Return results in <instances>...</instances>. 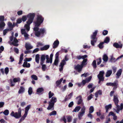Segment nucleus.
<instances>
[{
	"label": "nucleus",
	"mask_w": 123,
	"mask_h": 123,
	"mask_svg": "<svg viewBox=\"0 0 123 123\" xmlns=\"http://www.w3.org/2000/svg\"><path fill=\"white\" fill-rule=\"evenodd\" d=\"M41 65H42V70L43 71H45L47 68L46 65L45 64H41Z\"/></svg>",
	"instance_id": "nucleus-42"
},
{
	"label": "nucleus",
	"mask_w": 123,
	"mask_h": 123,
	"mask_svg": "<svg viewBox=\"0 0 123 123\" xmlns=\"http://www.w3.org/2000/svg\"><path fill=\"white\" fill-rule=\"evenodd\" d=\"M25 90V89L24 87L22 86H20V89L18 91V93H23L24 92Z\"/></svg>",
	"instance_id": "nucleus-26"
},
{
	"label": "nucleus",
	"mask_w": 123,
	"mask_h": 123,
	"mask_svg": "<svg viewBox=\"0 0 123 123\" xmlns=\"http://www.w3.org/2000/svg\"><path fill=\"white\" fill-rule=\"evenodd\" d=\"M117 84L116 82H114L113 83L111 82L107 83L106 84V85L107 86H114V87H115L116 88H117Z\"/></svg>",
	"instance_id": "nucleus-9"
},
{
	"label": "nucleus",
	"mask_w": 123,
	"mask_h": 123,
	"mask_svg": "<svg viewBox=\"0 0 123 123\" xmlns=\"http://www.w3.org/2000/svg\"><path fill=\"white\" fill-rule=\"evenodd\" d=\"M54 95L53 93H52L50 91L49 93V98H51Z\"/></svg>",
	"instance_id": "nucleus-46"
},
{
	"label": "nucleus",
	"mask_w": 123,
	"mask_h": 123,
	"mask_svg": "<svg viewBox=\"0 0 123 123\" xmlns=\"http://www.w3.org/2000/svg\"><path fill=\"white\" fill-rule=\"evenodd\" d=\"M32 92V88L31 87L29 88L28 90V94L29 95H31Z\"/></svg>",
	"instance_id": "nucleus-48"
},
{
	"label": "nucleus",
	"mask_w": 123,
	"mask_h": 123,
	"mask_svg": "<svg viewBox=\"0 0 123 123\" xmlns=\"http://www.w3.org/2000/svg\"><path fill=\"white\" fill-rule=\"evenodd\" d=\"M92 65L93 66L94 68H96V63L95 60H94L93 61L92 64Z\"/></svg>",
	"instance_id": "nucleus-39"
},
{
	"label": "nucleus",
	"mask_w": 123,
	"mask_h": 123,
	"mask_svg": "<svg viewBox=\"0 0 123 123\" xmlns=\"http://www.w3.org/2000/svg\"><path fill=\"white\" fill-rule=\"evenodd\" d=\"M104 44L103 42H102L100 43L98 45V47L100 49H102L104 47V46L103 44Z\"/></svg>",
	"instance_id": "nucleus-34"
},
{
	"label": "nucleus",
	"mask_w": 123,
	"mask_h": 123,
	"mask_svg": "<svg viewBox=\"0 0 123 123\" xmlns=\"http://www.w3.org/2000/svg\"><path fill=\"white\" fill-rule=\"evenodd\" d=\"M14 52H16V53L18 54L19 53V50L17 48L14 47Z\"/></svg>",
	"instance_id": "nucleus-64"
},
{
	"label": "nucleus",
	"mask_w": 123,
	"mask_h": 123,
	"mask_svg": "<svg viewBox=\"0 0 123 123\" xmlns=\"http://www.w3.org/2000/svg\"><path fill=\"white\" fill-rule=\"evenodd\" d=\"M44 20V18L41 15H39V27L43 23Z\"/></svg>",
	"instance_id": "nucleus-12"
},
{
	"label": "nucleus",
	"mask_w": 123,
	"mask_h": 123,
	"mask_svg": "<svg viewBox=\"0 0 123 123\" xmlns=\"http://www.w3.org/2000/svg\"><path fill=\"white\" fill-rule=\"evenodd\" d=\"M97 65H98L100 64L101 62V58L100 57L97 60Z\"/></svg>",
	"instance_id": "nucleus-63"
},
{
	"label": "nucleus",
	"mask_w": 123,
	"mask_h": 123,
	"mask_svg": "<svg viewBox=\"0 0 123 123\" xmlns=\"http://www.w3.org/2000/svg\"><path fill=\"white\" fill-rule=\"evenodd\" d=\"M110 40V38L109 37H106L105 39V40L103 42L104 43H108Z\"/></svg>",
	"instance_id": "nucleus-35"
},
{
	"label": "nucleus",
	"mask_w": 123,
	"mask_h": 123,
	"mask_svg": "<svg viewBox=\"0 0 123 123\" xmlns=\"http://www.w3.org/2000/svg\"><path fill=\"white\" fill-rule=\"evenodd\" d=\"M21 108H19L18 109V112H14V111H12L10 114V115L16 118H19L21 116Z\"/></svg>",
	"instance_id": "nucleus-1"
},
{
	"label": "nucleus",
	"mask_w": 123,
	"mask_h": 123,
	"mask_svg": "<svg viewBox=\"0 0 123 123\" xmlns=\"http://www.w3.org/2000/svg\"><path fill=\"white\" fill-rule=\"evenodd\" d=\"M27 115L24 114V115L20 119L18 123H21L24 120L27 116Z\"/></svg>",
	"instance_id": "nucleus-27"
},
{
	"label": "nucleus",
	"mask_w": 123,
	"mask_h": 123,
	"mask_svg": "<svg viewBox=\"0 0 123 123\" xmlns=\"http://www.w3.org/2000/svg\"><path fill=\"white\" fill-rule=\"evenodd\" d=\"M49 106L47 108V109L48 110H49L51 109L53 110H54V105L55 103H54L51 102L50 101H49Z\"/></svg>",
	"instance_id": "nucleus-6"
},
{
	"label": "nucleus",
	"mask_w": 123,
	"mask_h": 123,
	"mask_svg": "<svg viewBox=\"0 0 123 123\" xmlns=\"http://www.w3.org/2000/svg\"><path fill=\"white\" fill-rule=\"evenodd\" d=\"M84 113L80 112L79 113L78 115V117L80 119H81L82 117L83 116Z\"/></svg>",
	"instance_id": "nucleus-41"
},
{
	"label": "nucleus",
	"mask_w": 123,
	"mask_h": 123,
	"mask_svg": "<svg viewBox=\"0 0 123 123\" xmlns=\"http://www.w3.org/2000/svg\"><path fill=\"white\" fill-rule=\"evenodd\" d=\"M31 105H28L25 108V114L27 115L28 111L31 107Z\"/></svg>",
	"instance_id": "nucleus-19"
},
{
	"label": "nucleus",
	"mask_w": 123,
	"mask_h": 123,
	"mask_svg": "<svg viewBox=\"0 0 123 123\" xmlns=\"http://www.w3.org/2000/svg\"><path fill=\"white\" fill-rule=\"evenodd\" d=\"M8 27L10 28V29H10V31H11L12 30L13 28L12 23L10 22H8Z\"/></svg>",
	"instance_id": "nucleus-30"
},
{
	"label": "nucleus",
	"mask_w": 123,
	"mask_h": 123,
	"mask_svg": "<svg viewBox=\"0 0 123 123\" xmlns=\"http://www.w3.org/2000/svg\"><path fill=\"white\" fill-rule=\"evenodd\" d=\"M22 20H21V18H18L17 20V23L18 24H20L22 22Z\"/></svg>",
	"instance_id": "nucleus-54"
},
{
	"label": "nucleus",
	"mask_w": 123,
	"mask_h": 123,
	"mask_svg": "<svg viewBox=\"0 0 123 123\" xmlns=\"http://www.w3.org/2000/svg\"><path fill=\"white\" fill-rule=\"evenodd\" d=\"M63 80V78H61L60 80H57L56 82V86H58L60 85L61 82Z\"/></svg>",
	"instance_id": "nucleus-20"
},
{
	"label": "nucleus",
	"mask_w": 123,
	"mask_h": 123,
	"mask_svg": "<svg viewBox=\"0 0 123 123\" xmlns=\"http://www.w3.org/2000/svg\"><path fill=\"white\" fill-rule=\"evenodd\" d=\"M98 31L97 30H95V31L92 34L91 36V38L92 39L97 40V38H96V36L97 35Z\"/></svg>",
	"instance_id": "nucleus-10"
},
{
	"label": "nucleus",
	"mask_w": 123,
	"mask_h": 123,
	"mask_svg": "<svg viewBox=\"0 0 123 123\" xmlns=\"http://www.w3.org/2000/svg\"><path fill=\"white\" fill-rule=\"evenodd\" d=\"M117 108V110H116V112L117 113H118L119 112V111L120 110V106L119 105H118V106H116Z\"/></svg>",
	"instance_id": "nucleus-56"
},
{
	"label": "nucleus",
	"mask_w": 123,
	"mask_h": 123,
	"mask_svg": "<svg viewBox=\"0 0 123 123\" xmlns=\"http://www.w3.org/2000/svg\"><path fill=\"white\" fill-rule=\"evenodd\" d=\"M35 27H38V15H37V21L35 23Z\"/></svg>",
	"instance_id": "nucleus-37"
},
{
	"label": "nucleus",
	"mask_w": 123,
	"mask_h": 123,
	"mask_svg": "<svg viewBox=\"0 0 123 123\" xmlns=\"http://www.w3.org/2000/svg\"><path fill=\"white\" fill-rule=\"evenodd\" d=\"M66 62L64 59H63L62 61L60 63V67H63L64 65L65 64Z\"/></svg>",
	"instance_id": "nucleus-32"
},
{
	"label": "nucleus",
	"mask_w": 123,
	"mask_h": 123,
	"mask_svg": "<svg viewBox=\"0 0 123 123\" xmlns=\"http://www.w3.org/2000/svg\"><path fill=\"white\" fill-rule=\"evenodd\" d=\"M81 107L80 106L76 107L74 109L73 111V112H77L80 109Z\"/></svg>",
	"instance_id": "nucleus-28"
},
{
	"label": "nucleus",
	"mask_w": 123,
	"mask_h": 123,
	"mask_svg": "<svg viewBox=\"0 0 123 123\" xmlns=\"http://www.w3.org/2000/svg\"><path fill=\"white\" fill-rule=\"evenodd\" d=\"M27 16H22V17L21 18L22 21H23L24 22L27 19Z\"/></svg>",
	"instance_id": "nucleus-44"
},
{
	"label": "nucleus",
	"mask_w": 123,
	"mask_h": 123,
	"mask_svg": "<svg viewBox=\"0 0 123 123\" xmlns=\"http://www.w3.org/2000/svg\"><path fill=\"white\" fill-rule=\"evenodd\" d=\"M85 110L86 108L85 106H84L81 109V111L80 112L84 113L85 112Z\"/></svg>",
	"instance_id": "nucleus-57"
},
{
	"label": "nucleus",
	"mask_w": 123,
	"mask_h": 123,
	"mask_svg": "<svg viewBox=\"0 0 123 123\" xmlns=\"http://www.w3.org/2000/svg\"><path fill=\"white\" fill-rule=\"evenodd\" d=\"M122 72V69H120L117 71L116 75L117 76V78H119V76L121 75Z\"/></svg>",
	"instance_id": "nucleus-23"
},
{
	"label": "nucleus",
	"mask_w": 123,
	"mask_h": 123,
	"mask_svg": "<svg viewBox=\"0 0 123 123\" xmlns=\"http://www.w3.org/2000/svg\"><path fill=\"white\" fill-rule=\"evenodd\" d=\"M49 106L47 108V109L48 110H49L51 109L53 110H54V105L55 103H54L51 102L50 101H49Z\"/></svg>",
	"instance_id": "nucleus-5"
},
{
	"label": "nucleus",
	"mask_w": 123,
	"mask_h": 123,
	"mask_svg": "<svg viewBox=\"0 0 123 123\" xmlns=\"http://www.w3.org/2000/svg\"><path fill=\"white\" fill-rule=\"evenodd\" d=\"M27 24H25L24 26V27L27 30V31H29L30 29V25L31 23L27 21L26 22Z\"/></svg>",
	"instance_id": "nucleus-15"
},
{
	"label": "nucleus",
	"mask_w": 123,
	"mask_h": 123,
	"mask_svg": "<svg viewBox=\"0 0 123 123\" xmlns=\"http://www.w3.org/2000/svg\"><path fill=\"white\" fill-rule=\"evenodd\" d=\"M66 118L68 123L71 122L72 119V117L70 116H66Z\"/></svg>",
	"instance_id": "nucleus-29"
},
{
	"label": "nucleus",
	"mask_w": 123,
	"mask_h": 123,
	"mask_svg": "<svg viewBox=\"0 0 123 123\" xmlns=\"http://www.w3.org/2000/svg\"><path fill=\"white\" fill-rule=\"evenodd\" d=\"M108 57L105 54H104L103 56V61L105 62H107L108 60Z\"/></svg>",
	"instance_id": "nucleus-31"
},
{
	"label": "nucleus",
	"mask_w": 123,
	"mask_h": 123,
	"mask_svg": "<svg viewBox=\"0 0 123 123\" xmlns=\"http://www.w3.org/2000/svg\"><path fill=\"white\" fill-rule=\"evenodd\" d=\"M97 41V40L96 39H93L91 41V44L92 45V46H94L95 45V43Z\"/></svg>",
	"instance_id": "nucleus-40"
},
{
	"label": "nucleus",
	"mask_w": 123,
	"mask_h": 123,
	"mask_svg": "<svg viewBox=\"0 0 123 123\" xmlns=\"http://www.w3.org/2000/svg\"><path fill=\"white\" fill-rule=\"evenodd\" d=\"M56 112L55 111H54L51 112L50 113L49 115L50 116H51L53 115H56Z\"/></svg>",
	"instance_id": "nucleus-51"
},
{
	"label": "nucleus",
	"mask_w": 123,
	"mask_h": 123,
	"mask_svg": "<svg viewBox=\"0 0 123 123\" xmlns=\"http://www.w3.org/2000/svg\"><path fill=\"white\" fill-rule=\"evenodd\" d=\"M76 98L77 99H78V102L77 103L78 104L80 105V104L82 101V99L81 96V95H80L78 97H76Z\"/></svg>",
	"instance_id": "nucleus-17"
},
{
	"label": "nucleus",
	"mask_w": 123,
	"mask_h": 123,
	"mask_svg": "<svg viewBox=\"0 0 123 123\" xmlns=\"http://www.w3.org/2000/svg\"><path fill=\"white\" fill-rule=\"evenodd\" d=\"M49 47V45H45L42 47L40 48V50L41 51L46 50H47Z\"/></svg>",
	"instance_id": "nucleus-16"
},
{
	"label": "nucleus",
	"mask_w": 123,
	"mask_h": 123,
	"mask_svg": "<svg viewBox=\"0 0 123 123\" xmlns=\"http://www.w3.org/2000/svg\"><path fill=\"white\" fill-rule=\"evenodd\" d=\"M35 35L37 37H38V27H35L33 29Z\"/></svg>",
	"instance_id": "nucleus-13"
},
{
	"label": "nucleus",
	"mask_w": 123,
	"mask_h": 123,
	"mask_svg": "<svg viewBox=\"0 0 123 123\" xmlns=\"http://www.w3.org/2000/svg\"><path fill=\"white\" fill-rule=\"evenodd\" d=\"M113 101L116 106H118L119 102L118 97L117 95H114Z\"/></svg>",
	"instance_id": "nucleus-8"
},
{
	"label": "nucleus",
	"mask_w": 123,
	"mask_h": 123,
	"mask_svg": "<svg viewBox=\"0 0 123 123\" xmlns=\"http://www.w3.org/2000/svg\"><path fill=\"white\" fill-rule=\"evenodd\" d=\"M108 33V31L106 30H104L102 32V34L103 35H107Z\"/></svg>",
	"instance_id": "nucleus-60"
},
{
	"label": "nucleus",
	"mask_w": 123,
	"mask_h": 123,
	"mask_svg": "<svg viewBox=\"0 0 123 123\" xmlns=\"http://www.w3.org/2000/svg\"><path fill=\"white\" fill-rule=\"evenodd\" d=\"M112 73V71L111 70H108L105 76L107 77H109Z\"/></svg>",
	"instance_id": "nucleus-22"
},
{
	"label": "nucleus",
	"mask_w": 123,
	"mask_h": 123,
	"mask_svg": "<svg viewBox=\"0 0 123 123\" xmlns=\"http://www.w3.org/2000/svg\"><path fill=\"white\" fill-rule=\"evenodd\" d=\"M112 107L111 105L110 104L108 105H106L105 107V108L106 110V112H107L108 111L109 109H111Z\"/></svg>",
	"instance_id": "nucleus-25"
},
{
	"label": "nucleus",
	"mask_w": 123,
	"mask_h": 123,
	"mask_svg": "<svg viewBox=\"0 0 123 123\" xmlns=\"http://www.w3.org/2000/svg\"><path fill=\"white\" fill-rule=\"evenodd\" d=\"M104 71H100L99 74L98 75L99 76H104Z\"/></svg>",
	"instance_id": "nucleus-59"
},
{
	"label": "nucleus",
	"mask_w": 123,
	"mask_h": 123,
	"mask_svg": "<svg viewBox=\"0 0 123 123\" xmlns=\"http://www.w3.org/2000/svg\"><path fill=\"white\" fill-rule=\"evenodd\" d=\"M83 67L81 65L79 64L74 66V68L79 73H80L82 71Z\"/></svg>",
	"instance_id": "nucleus-4"
},
{
	"label": "nucleus",
	"mask_w": 123,
	"mask_h": 123,
	"mask_svg": "<svg viewBox=\"0 0 123 123\" xmlns=\"http://www.w3.org/2000/svg\"><path fill=\"white\" fill-rule=\"evenodd\" d=\"M4 18H5L4 16H0V22L1 21L3 22Z\"/></svg>",
	"instance_id": "nucleus-62"
},
{
	"label": "nucleus",
	"mask_w": 123,
	"mask_h": 123,
	"mask_svg": "<svg viewBox=\"0 0 123 123\" xmlns=\"http://www.w3.org/2000/svg\"><path fill=\"white\" fill-rule=\"evenodd\" d=\"M73 95V92H72L71 93L69 94L67 96H66L65 100L67 101V100L70 99L72 96Z\"/></svg>",
	"instance_id": "nucleus-24"
},
{
	"label": "nucleus",
	"mask_w": 123,
	"mask_h": 123,
	"mask_svg": "<svg viewBox=\"0 0 123 123\" xmlns=\"http://www.w3.org/2000/svg\"><path fill=\"white\" fill-rule=\"evenodd\" d=\"M57 101L56 98L55 97H52L50 101L55 103Z\"/></svg>",
	"instance_id": "nucleus-36"
},
{
	"label": "nucleus",
	"mask_w": 123,
	"mask_h": 123,
	"mask_svg": "<svg viewBox=\"0 0 123 123\" xmlns=\"http://www.w3.org/2000/svg\"><path fill=\"white\" fill-rule=\"evenodd\" d=\"M5 24L4 22H2L0 23V28H1L4 27Z\"/></svg>",
	"instance_id": "nucleus-47"
},
{
	"label": "nucleus",
	"mask_w": 123,
	"mask_h": 123,
	"mask_svg": "<svg viewBox=\"0 0 123 123\" xmlns=\"http://www.w3.org/2000/svg\"><path fill=\"white\" fill-rule=\"evenodd\" d=\"M46 63H49V62L50 63V59H49V56L47 55H46Z\"/></svg>",
	"instance_id": "nucleus-50"
},
{
	"label": "nucleus",
	"mask_w": 123,
	"mask_h": 123,
	"mask_svg": "<svg viewBox=\"0 0 123 123\" xmlns=\"http://www.w3.org/2000/svg\"><path fill=\"white\" fill-rule=\"evenodd\" d=\"M31 78L34 80H37L38 78L35 75H33L31 76Z\"/></svg>",
	"instance_id": "nucleus-49"
},
{
	"label": "nucleus",
	"mask_w": 123,
	"mask_h": 123,
	"mask_svg": "<svg viewBox=\"0 0 123 123\" xmlns=\"http://www.w3.org/2000/svg\"><path fill=\"white\" fill-rule=\"evenodd\" d=\"M35 14L34 13H30L28 14L27 17L28 18L27 21L32 23L35 17Z\"/></svg>",
	"instance_id": "nucleus-2"
},
{
	"label": "nucleus",
	"mask_w": 123,
	"mask_h": 123,
	"mask_svg": "<svg viewBox=\"0 0 123 123\" xmlns=\"http://www.w3.org/2000/svg\"><path fill=\"white\" fill-rule=\"evenodd\" d=\"M44 89L42 87L39 88V95L42 94L43 93Z\"/></svg>",
	"instance_id": "nucleus-33"
},
{
	"label": "nucleus",
	"mask_w": 123,
	"mask_h": 123,
	"mask_svg": "<svg viewBox=\"0 0 123 123\" xmlns=\"http://www.w3.org/2000/svg\"><path fill=\"white\" fill-rule=\"evenodd\" d=\"M94 111V108L93 106H91L90 107L89 109V113H92Z\"/></svg>",
	"instance_id": "nucleus-38"
},
{
	"label": "nucleus",
	"mask_w": 123,
	"mask_h": 123,
	"mask_svg": "<svg viewBox=\"0 0 123 123\" xmlns=\"http://www.w3.org/2000/svg\"><path fill=\"white\" fill-rule=\"evenodd\" d=\"M59 44V42L58 40L55 41L53 44V48L54 49L56 48L58 46Z\"/></svg>",
	"instance_id": "nucleus-11"
},
{
	"label": "nucleus",
	"mask_w": 123,
	"mask_h": 123,
	"mask_svg": "<svg viewBox=\"0 0 123 123\" xmlns=\"http://www.w3.org/2000/svg\"><path fill=\"white\" fill-rule=\"evenodd\" d=\"M87 59H86L84 60H83L81 62V64H80L81 66L83 67L84 66H85L87 64Z\"/></svg>",
	"instance_id": "nucleus-18"
},
{
	"label": "nucleus",
	"mask_w": 123,
	"mask_h": 123,
	"mask_svg": "<svg viewBox=\"0 0 123 123\" xmlns=\"http://www.w3.org/2000/svg\"><path fill=\"white\" fill-rule=\"evenodd\" d=\"M9 31H10V30L9 29H6L4 30L3 31V35H5L7 33V32Z\"/></svg>",
	"instance_id": "nucleus-52"
},
{
	"label": "nucleus",
	"mask_w": 123,
	"mask_h": 123,
	"mask_svg": "<svg viewBox=\"0 0 123 123\" xmlns=\"http://www.w3.org/2000/svg\"><path fill=\"white\" fill-rule=\"evenodd\" d=\"M3 113L5 115L7 116L9 113V111L8 110H6L3 112Z\"/></svg>",
	"instance_id": "nucleus-45"
},
{
	"label": "nucleus",
	"mask_w": 123,
	"mask_h": 123,
	"mask_svg": "<svg viewBox=\"0 0 123 123\" xmlns=\"http://www.w3.org/2000/svg\"><path fill=\"white\" fill-rule=\"evenodd\" d=\"M9 68L7 67L5 69V73L6 74H7L9 72Z\"/></svg>",
	"instance_id": "nucleus-61"
},
{
	"label": "nucleus",
	"mask_w": 123,
	"mask_h": 123,
	"mask_svg": "<svg viewBox=\"0 0 123 123\" xmlns=\"http://www.w3.org/2000/svg\"><path fill=\"white\" fill-rule=\"evenodd\" d=\"M35 61L36 62L38 63V54H37L36 55Z\"/></svg>",
	"instance_id": "nucleus-58"
},
{
	"label": "nucleus",
	"mask_w": 123,
	"mask_h": 123,
	"mask_svg": "<svg viewBox=\"0 0 123 123\" xmlns=\"http://www.w3.org/2000/svg\"><path fill=\"white\" fill-rule=\"evenodd\" d=\"M113 46L117 48H122V44L119 45L117 43H114Z\"/></svg>",
	"instance_id": "nucleus-14"
},
{
	"label": "nucleus",
	"mask_w": 123,
	"mask_h": 123,
	"mask_svg": "<svg viewBox=\"0 0 123 123\" xmlns=\"http://www.w3.org/2000/svg\"><path fill=\"white\" fill-rule=\"evenodd\" d=\"M46 58V55H41L40 58V62L41 64H42L44 63V61Z\"/></svg>",
	"instance_id": "nucleus-7"
},
{
	"label": "nucleus",
	"mask_w": 123,
	"mask_h": 123,
	"mask_svg": "<svg viewBox=\"0 0 123 123\" xmlns=\"http://www.w3.org/2000/svg\"><path fill=\"white\" fill-rule=\"evenodd\" d=\"M92 76H90L89 77L87 78L85 80H86L87 83H88L92 79Z\"/></svg>",
	"instance_id": "nucleus-55"
},
{
	"label": "nucleus",
	"mask_w": 123,
	"mask_h": 123,
	"mask_svg": "<svg viewBox=\"0 0 123 123\" xmlns=\"http://www.w3.org/2000/svg\"><path fill=\"white\" fill-rule=\"evenodd\" d=\"M58 61L59 59H55L54 63V65L56 66H57L58 63Z\"/></svg>",
	"instance_id": "nucleus-53"
},
{
	"label": "nucleus",
	"mask_w": 123,
	"mask_h": 123,
	"mask_svg": "<svg viewBox=\"0 0 123 123\" xmlns=\"http://www.w3.org/2000/svg\"><path fill=\"white\" fill-rule=\"evenodd\" d=\"M13 80L14 82H16L19 81H20V79L19 78H15L13 79Z\"/></svg>",
	"instance_id": "nucleus-43"
},
{
	"label": "nucleus",
	"mask_w": 123,
	"mask_h": 123,
	"mask_svg": "<svg viewBox=\"0 0 123 123\" xmlns=\"http://www.w3.org/2000/svg\"><path fill=\"white\" fill-rule=\"evenodd\" d=\"M46 33V30L45 28L39 29V37H43Z\"/></svg>",
	"instance_id": "nucleus-3"
},
{
	"label": "nucleus",
	"mask_w": 123,
	"mask_h": 123,
	"mask_svg": "<svg viewBox=\"0 0 123 123\" xmlns=\"http://www.w3.org/2000/svg\"><path fill=\"white\" fill-rule=\"evenodd\" d=\"M26 49L27 50H29L32 49L33 47L31 46L30 44L26 43L25 46Z\"/></svg>",
	"instance_id": "nucleus-21"
}]
</instances>
